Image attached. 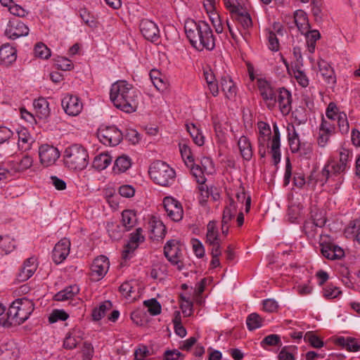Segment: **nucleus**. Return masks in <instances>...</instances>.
<instances>
[{
  "label": "nucleus",
  "mask_w": 360,
  "mask_h": 360,
  "mask_svg": "<svg viewBox=\"0 0 360 360\" xmlns=\"http://www.w3.org/2000/svg\"><path fill=\"white\" fill-rule=\"evenodd\" d=\"M339 129L342 134H346L349 131V126L347 115L341 112L336 118Z\"/></svg>",
  "instance_id": "50"
},
{
  "label": "nucleus",
  "mask_w": 360,
  "mask_h": 360,
  "mask_svg": "<svg viewBox=\"0 0 360 360\" xmlns=\"http://www.w3.org/2000/svg\"><path fill=\"white\" fill-rule=\"evenodd\" d=\"M278 91H262L261 96L269 109L273 108L277 103Z\"/></svg>",
  "instance_id": "48"
},
{
  "label": "nucleus",
  "mask_w": 360,
  "mask_h": 360,
  "mask_svg": "<svg viewBox=\"0 0 360 360\" xmlns=\"http://www.w3.org/2000/svg\"><path fill=\"white\" fill-rule=\"evenodd\" d=\"M319 71L323 82L328 85V88L333 89L336 82L334 70L330 65L324 60L318 63Z\"/></svg>",
  "instance_id": "20"
},
{
  "label": "nucleus",
  "mask_w": 360,
  "mask_h": 360,
  "mask_svg": "<svg viewBox=\"0 0 360 360\" xmlns=\"http://www.w3.org/2000/svg\"><path fill=\"white\" fill-rule=\"evenodd\" d=\"M70 241L68 238L61 239L56 244L53 252L52 258L53 262L58 264L63 262L70 253Z\"/></svg>",
  "instance_id": "16"
},
{
  "label": "nucleus",
  "mask_w": 360,
  "mask_h": 360,
  "mask_svg": "<svg viewBox=\"0 0 360 360\" xmlns=\"http://www.w3.org/2000/svg\"><path fill=\"white\" fill-rule=\"evenodd\" d=\"M319 129L333 134L335 130V120H326L323 117Z\"/></svg>",
  "instance_id": "59"
},
{
  "label": "nucleus",
  "mask_w": 360,
  "mask_h": 360,
  "mask_svg": "<svg viewBox=\"0 0 360 360\" xmlns=\"http://www.w3.org/2000/svg\"><path fill=\"white\" fill-rule=\"evenodd\" d=\"M18 148L22 151H27L31 148L34 142L33 138L25 128H22L18 131Z\"/></svg>",
  "instance_id": "24"
},
{
  "label": "nucleus",
  "mask_w": 360,
  "mask_h": 360,
  "mask_svg": "<svg viewBox=\"0 0 360 360\" xmlns=\"http://www.w3.org/2000/svg\"><path fill=\"white\" fill-rule=\"evenodd\" d=\"M55 61L57 68L63 71L70 70L74 67L71 60L65 57L58 56Z\"/></svg>",
  "instance_id": "52"
},
{
  "label": "nucleus",
  "mask_w": 360,
  "mask_h": 360,
  "mask_svg": "<svg viewBox=\"0 0 360 360\" xmlns=\"http://www.w3.org/2000/svg\"><path fill=\"white\" fill-rule=\"evenodd\" d=\"M163 206L167 216L174 221H179L184 216V210L181 203L171 196L165 197Z\"/></svg>",
  "instance_id": "10"
},
{
  "label": "nucleus",
  "mask_w": 360,
  "mask_h": 360,
  "mask_svg": "<svg viewBox=\"0 0 360 360\" xmlns=\"http://www.w3.org/2000/svg\"><path fill=\"white\" fill-rule=\"evenodd\" d=\"M140 31L144 38L148 41H155L159 38V29L157 25L149 19H143L139 25Z\"/></svg>",
  "instance_id": "15"
},
{
  "label": "nucleus",
  "mask_w": 360,
  "mask_h": 360,
  "mask_svg": "<svg viewBox=\"0 0 360 360\" xmlns=\"http://www.w3.org/2000/svg\"><path fill=\"white\" fill-rule=\"evenodd\" d=\"M179 150L181 157L186 165L189 166L190 163L194 162V158L193 156L191 148L186 143H179Z\"/></svg>",
  "instance_id": "44"
},
{
  "label": "nucleus",
  "mask_w": 360,
  "mask_h": 360,
  "mask_svg": "<svg viewBox=\"0 0 360 360\" xmlns=\"http://www.w3.org/2000/svg\"><path fill=\"white\" fill-rule=\"evenodd\" d=\"M278 307V303L273 299H266L263 301V309L266 312H275Z\"/></svg>",
  "instance_id": "61"
},
{
  "label": "nucleus",
  "mask_w": 360,
  "mask_h": 360,
  "mask_svg": "<svg viewBox=\"0 0 360 360\" xmlns=\"http://www.w3.org/2000/svg\"><path fill=\"white\" fill-rule=\"evenodd\" d=\"M258 129L259 135L258 137V142L264 144H267L270 141L271 129L269 125L264 122H259Z\"/></svg>",
  "instance_id": "37"
},
{
  "label": "nucleus",
  "mask_w": 360,
  "mask_h": 360,
  "mask_svg": "<svg viewBox=\"0 0 360 360\" xmlns=\"http://www.w3.org/2000/svg\"><path fill=\"white\" fill-rule=\"evenodd\" d=\"M79 288L77 285H70L57 292L54 295V300L56 301L62 302L72 299L79 292Z\"/></svg>",
  "instance_id": "29"
},
{
  "label": "nucleus",
  "mask_w": 360,
  "mask_h": 360,
  "mask_svg": "<svg viewBox=\"0 0 360 360\" xmlns=\"http://www.w3.org/2000/svg\"><path fill=\"white\" fill-rule=\"evenodd\" d=\"M291 101L290 91H278L277 102L283 115H288L290 112Z\"/></svg>",
  "instance_id": "26"
},
{
  "label": "nucleus",
  "mask_w": 360,
  "mask_h": 360,
  "mask_svg": "<svg viewBox=\"0 0 360 360\" xmlns=\"http://www.w3.org/2000/svg\"><path fill=\"white\" fill-rule=\"evenodd\" d=\"M309 220L314 222L315 224H317L322 228L326 225L327 221L325 212L316 207L311 209V218Z\"/></svg>",
  "instance_id": "38"
},
{
  "label": "nucleus",
  "mask_w": 360,
  "mask_h": 360,
  "mask_svg": "<svg viewBox=\"0 0 360 360\" xmlns=\"http://www.w3.org/2000/svg\"><path fill=\"white\" fill-rule=\"evenodd\" d=\"M29 33L28 27L18 20H9L5 30V35L11 39H15Z\"/></svg>",
  "instance_id": "14"
},
{
  "label": "nucleus",
  "mask_w": 360,
  "mask_h": 360,
  "mask_svg": "<svg viewBox=\"0 0 360 360\" xmlns=\"http://www.w3.org/2000/svg\"><path fill=\"white\" fill-rule=\"evenodd\" d=\"M339 113L336 104L333 102H330L326 111V117L328 120L335 121Z\"/></svg>",
  "instance_id": "58"
},
{
  "label": "nucleus",
  "mask_w": 360,
  "mask_h": 360,
  "mask_svg": "<svg viewBox=\"0 0 360 360\" xmlns=\"http://www.w3.org/2000/svg\"><path fill=\"white\" fill-rule=\"evenodd\" d=\"M112 304L110 301L107 300L102 302L98 307H96L92 311V318L94 321H99L105 316V313L110 310Z\"/></svg>",
  "instance_id": "36"
},
{
  "label": "nucleus",
  "mask_w": 360,
  "mask_h": 360,
  "mask_svg": "<svg viewBox=\"0 0 360 360\" xmlns=\"http://www.w3.org/2000/svg\"><path fill=\"white\" fill-rule=\"evenodd\" d=\"M352 156L349 149L341 148L338 159L330 158L325 165L321 171V181L324 179L326 183L337 181L335 185H340L343 181V174L350 167Z\"/></svg>",
  "instance_id": "2"
},
{
  "label": "nucleus",
  "mask_w": 360,
  "mask_h": 360,
  "mask_svg": "<svg viewBox=\"0 0 360 360\" xmlns=\"http://www.w3.org/2000/svg\"><path fill=\"white\" fill-rule=\"evenodd\" d=\"M120 291L125 297H131L134 292V286L131 282L126 281L120 287Z\"/></svg>",
  "instance_id": "63"
},
{
  "label": "nucleus",
  "mask_w": 360,
  "mask_h": 360,
  "mask_svg": "<svg viewBox=\"0 0 360 360\" xmlns=\"http://www.w3.org/2000/svg\"><path fill=\"white\" fill-rule=\"evenodd\" d=\"M62 107L68 115L76 116L82 110L83 104L80 99L72 94H67L61 101Z\"/></svg>",
  "instance_id": "11"
},
{
  "label": "nucleus",
  "mask_w": 360,
  "mask_h": 360,
  "mask_svg": "<svg viewBox=\"0 0 360 360\" xmlns=\"http://www.w3.org/2000/svg\"><path fill=\"white\" fill-rule=\"evenodd\" d=\"M34 309L32 300L26 297L16 299L8 308L7 322L9 325H20L29 318Z\"/></svg>",
  "instance_id": "3"
},
{
  "label": "nucleus",
  "mask_w": 360,
  "mask_h": 360,
  "mask_svg": "<svg viewBox=\"0 0 360 360\" xmlns=\"http://www.w3.org/2000/svg\"><path fill=\"white\" fill-rule=\"evenodd\" d=\"M137 221L136 214L134 210H125L122 213V223L127 231L134 227Z\"/></svg>",
  "instance_id": "32"
},
{
  "label": "nucleus",
  "mask_w": 360,
  "mask_h": 360,
  "mask_svg": "<svg viewBox=\"0 0 360 360\" xmlns=\"http://www.w3.org/2000/svg\"><path fill=\"white\" fill-rule=\"evenodd\" d=\"M236 214L237 206L234 200L231 198L229 205L226 206L224 210L221 222H223L224 224H229V222L232 220Z\"/></svg>",
  "instance_id": "34"
},
{
  "label": "nucleus",
  "mask_w": 360,
  "mask_h": 360,
  "mask_svg": "<svg viewBox=\"0 0 360 360\" xmlns=\"http://www.w3.org/2000/svg\"><path fill=\"white\" fill-rule=\"evenodd\" d=\"M184 356V354L180 352L178 349H168L164 353V360L183 359Z\"/></svg>",
  "instance_id": "57"
},
{
  "label": "nucleus",
  "mask_w": 360,
  "mask_h": 360,
  "mask_svg": "<svg viewBox=\"0 0 360 360\" xmlns=\"http://www.w3.org/2000/svg\"><path fill=\"white\" fill-rule=\"evenodd\" d=\"M190 168L191 172L193 176L195 178L196 182L200 185L199 191L201 193V195H203V191H206L208 193V187L205 184L206 179L204 176V172L202 167H200L198 165H195L193 162L190 163L189 166H187Z\"/></svg>",
  "instance_id": "21"
},
{
  "label": "nucleus",
  "mask_w": 360,
  "mask_h": 360,
  "mask_svg": "<svg viewBox=\"0 0 360 360\" xmlns=\"http://www.w3.org/2000/svg\"><path fill=\"white\" fill-rule=\"evenodd\" d=\"M112 160V157L108 153H101L95 157L93 165L98 170H103L108 167Z\"/></svg>",
  "instance_id": "35"
},
{
  "label": "nucleus",
  "mask_w": 360,
  "mask_h": 360,
  "mask_svg": "<svg viewBox=\"0 0 360 360\" xmlns=\"http://www.w3.org/2000/svg\"><path fill=\"white\" fill-rule=\"evenodd\" d=\"M164 255L172 265L177 266L179 270L183 269L182 245L179 240H168L164 247Z\"/></svg>",
  "instance_id": "7"
},
{
  "label": "nucleus",
  "mask_w": 360,
  "mask_h": 360,
  "mask_svg": "<svg viewBox=\"0 0 360 360\" xmlns=\"http://www.w3.org/2000/svg\"><path fill=\"white\" fill-rule=\"evenodd\" d=\"M321 246L323 256L328 259H340L345 256L343 249L334 243H321Z\"/></svg>",
  "instance_id": "18"
},
{
  "label": "nucleus",
  "mask_w": 360,
  "mask_h": 360,
  "mask_svg": "<svg viewBox=\"0 0 360 360\" xmlns=\"http://www.w3.org/2000/svg\"><path fill=\"white\" fill-rule=\"evenodd\" d=\"M304 340L310 343L314 348H321L323 346V342L312 332H308L304 335Z\"/></svg>",
  "instance_id": "54"
},
{
  "label": "nucleus",
  "mask_w": 360,
  "mask_h": 360,
  "mask_svg": "<svg viewBox=\"0 0 360 360\" xmlns=\"http://www.w3.org/2000/svg\"><path fill=\"white\" fill-rule=\"evenodd\" d=\"M63 160L70 169L82 170L88 165L89 154L82 145L72 144L65 149Z\"/></svg>",
  "instance_id": "4"
},
{
  "label": "nucleus",
  "mask_w": 360,
  "mask_h": 360,
  "mask_svg": "<svg viewBox=\"0 0 360 360\" xmlns=\"http://www.w3.org/2000/svg\"><path fill=\"white\" fill-rule=\"evenodd\" d=\"M33 164L32 158L29 155H25L18 161L12 162L11 169L16 172H22L30 168Z\"/></svg>",
  "instance_id": "31"
},
{
  "label": "nucleus",
  "mask_w": 360,
  "mask_h": 360,
  "mask_svg": "<svg viewBox=\"0 0 360 360\" xmlns=\"http://www.w3.org/2000/svg\"><path fill=\"white\" fill-rule=\"evenodd\" d=\"M69 317V315L63 310L55 309L52 311L49 317L50 323H55L58 321H65Z\"/></svg>",
  "instance_id": "55"
},
{
  "label": "nucleus",
  "mask_w": 360,
  "mask_h": 360,
  "mask_svg": "<svg viewBox=\"0 0 360 360\" xmlns=\"http://www.w3.org/2000/svg\"><path fill=\"white\" fill-rule=\"evenodd\" d=\"M274 135L270 142V150L274 160V165H277L281 160V143H280V132L277 124L275 123L273 125Z\"/></svg>",
  "instance_id": "19"
},
{
  "label": "nucleus",
  "mask_w": 360,
  "mask_h": 360,
  "mask_svg": "<svg viewBox=\"0 0 360 360\" xmlns=\"http://www.w3.org/2000/svg\"><path fill=\"white\" fill-rule=\"evenodd\" d=\"M39 155L40 162L46 167L50 166L60 157V152L57 148L48 144H44L39 147Z\"/></svg>",
  "instance_id": "12"
},
{
  "label": "nucleus",
  "mask_w": 360,
  "mask_h": 360,
  "mask_svg": "<svg viewBox=\"0 0 360 360\" xmlns=\"http://www.w3.org/2000/svg\"><path fill=\"white\" fill-rule=\"evenodd\" d=\"M110 98L114 105L124 112H132L137 108L136 91H110Z\"/></svg>",
  "instance_id": "6"
},
{
  "label": "nucleus",
  "mask_w": 360,
  "mask_h": 360,
  "mask_svg": "<svg viewBox=\"0 0 360 360\" xmlns=\"http://www.w3.org/2000/svg\"><path fill=\"white\" fill-rule=\"evenodd\" d=\"M238 146L243 158L248 161L250 160L253 153L249 139L246 136H241L238 141Z\"/></svg>",
  "instance_id": "28"
},
{
  "label": "nucleus",
  "mask_w": 360,
  "mask_h": 360,
  "mask_svg": "<svg viewBox=\"0 0 360 360\" xmlns=\"http://www.w3.org/2000/svg\"><path fill=\"white\" fill-rule=\"evenodd\" d=\"M143 304L148 308L150 314L153 316H156L161 313V305L155 298L145 300Z\"/></svg>",
  "instance_id": "46"
},
{
  "label": "nucleus",
  "mask_w": 360,
  "mask_h": 360,
  "mask_svg": "<svg viewBox=\"0 0 360 360\" xmlns=\"http://www.w3.org/2000/svg\"><path fill=\"white\" fill-rule=\"evenodd\" d=\"M110 266L108 258L104 255L96 257L91 266V276L96 281L101 280L108 272Z\"/></svg>",
  "instance_id": "13"
},
{
  "label": "nucleus",
  "mask_w": 360,
  "mask_h": 360,
  "mask_svg": "<svg viewBox=\"0 0 360 360\" xmlns=\"http://www.w3.org/2000/svg\"><path fill=\"white\" fill-rule=\"evenodd\" d=\"M219 242L217 222L211 221L207 226L206 243L208 245Z\"/></svg>",
  "instance_id": "33"
},
{
  "label": "nucleus",
  "mask_w": 360,
  "mask_h": 360,
  "mask_svg": "<svg viewBox=\"0 0 360 360\" xmlns=\"http://www.w3.org/2000/svg\"><path fill=\"white\" fill-rule=\"evenodd\" d=\"M269 48L273 51H277L279 49L278 39L274 32L270 31L268 34Z\"/></svg>",
  "instance_id": "60"
},
{
  "label": "nucleus",
  "mask_w": 360,
  "mask_h": 360,
  "mask_svg": "<svg viewBox=\"0 0 360 360\" xmlns=\"http://www.w3.org/2000/svg\"><path fill=\"white\" fill-rule=\"evenodd\" d=\"M226 8L230 12L244 29H248L252 26V21L250 14L245 11L243 7L239 4H235L230 0H224Z\"/></svg>",
  "instance_id": "8"
},
{
  "label": "nucleus",
  "mask_w": 360,
  "mask_h": 360,
  "mask_svg": "<svg viewBox=\"0 0 360 360\" xmlns=\"http://www.w3.org/2000/svg\"><path fill=\"white\" fill-rule=\"evenodd\" d=\"M332 134H333L331 133L319 129V137L317 140L319 146L321 147H325Z\"/></svg>",
  "instance_id": "64"
},
{
  "label": "nucleus",
  "mask_w": 360,
  "mask_h": 360,
  "mask_svg": "<svg viewBox=\"0 0 360 360\" xmlns=\"http://www.w3.org/2000/svg\"><path fill=\"white\" fill-rule=\"evenodd\" d=\"M17 354L15 348L7 347L0 348V360H15Z\"/></svg>",
  "instance_id": "49"
},
{
  "label": "nucleus",
  "mask_w": 360,
  "mask_h": 360,
  "mask_svg": "<svg viewBox=\"0 0 360 360\" xmlns=\"http://www.w3.org/2000/svg\"><path fill=\"white\" fill-rule=\"evenodd\" d=\"M138 243L129 240L128 243L124 246V250L122 251V259L124 261H127V259H130L131 257L132 253L138 248Z\"/></svg>",
  "instance_id": "53"
},
{
  "label": "nucleus",
  "mask_w": 360,
  "mask_h": 360,
  "mask_svg": "<svg viewBox=\"0 0 360 360\" xmlns=\"http://www.w3.org/2000/svg\"><path fill=\"white\" fill-rule=\"evenodd\" d=\"M131 165V158L126 155H122L115 160L112 169L115 173L120 174L125 172L130 168Z\"/></svg>",
  "instance_id": "30"
},
{
  "label": "nucleus",
  "mask_w": 360,
  "mask_h": 360,
  "mask_svg": "<svg viewBox=\"0 0 360 360\" xmlns=\"http://www.w3.org/2000/svg\"><path fill=\"white\" fill-rule=\"evenodd\" d=\"M148 172L153 181L161 186H169L174 181L176 177L174 169L160 160L152 163Z\"/></svg>",
  "instance_id": "5"
},
{
  "label": "nucleus",
  "mask_w": 360,
  "mask_h": 360,
  "mask_svg": "<svg viewBox=\"0 0 360 360\" xmlns=\"http://www.w3.org/2000/svg\"><path fill=\"white\" fill-rule=\"evenodd\" d=\"M294 22L302 34L309 32L310 25L308 22L307 13L302 10H297L294 13Z\"/></svg>",
  "instance_id": "25"
},
{
  "label": "nucleus",
  "mask_w": 360,
  "mask_h": 360,
  "mask_svg": "<svg viewBox=\"0 0 360 360\" xmlns=\"http://www.w3.org/2000/svg\"><path fill=\"white\" fill-rule=\"evenodd\" d=\"M321 228L317 224L309 220H307L303 225V231L307 238L310 239L314 238Z\"/></svg>",
  "instance_id": "39"
},
{
  "label": "nucleus",
  "mask_w": 360,
  "mask_h": 360,
  "mask_svg": "<svg viewBox=\"0 0 360 360\" xmlns=\"http://www.w3.org/2000/svg\"><path fill=\"white\" fill-rule=\"evenodd\" d=\"M219 86L221 90H232L235 87V83L229 75L225 74L220 79Z\"/></svg>",
  "instance_id": "56"
},
{
  "label": "nucleus",
  "mask_w": 360,
  "mask_h": 360,
  "mask_svg": "<svg viewBox=\"0 0 360 360\" xmlns=\"http://www.w3.org/2000/svg\"><path fill=\"white\" fill-rule=\"evenodd\" d=\"M260 344L264 349H266V346H281V337L277 334L269 335L262 340Z\"/></svg>",
  "instance_id": "47"
},
{
  "label": "nucleus",
  "mask_w": 360,
  "mask_h": 360,
  "mask_svg": "<svg viewBox=\"0 0 360 360\" xmlns=\"http://www.w3.org/2000/svg\"><path fill=\"white\" fill-rule=\"evenodd\" d=\"M15 247V243L8 235H0V250L6 254L11 252Z\"/></svg>",
  "instance_id": "42"
},
{
  "label": "nucleus",
  "mask_w": 360,
  "mask_h": 360,
  "mask_svg": "<svg viewBox=\"0 0 360 360\" xmlns=\"http://www.w3.org/2000/svg\"><path fill=\"white\" fill-rule=\"evenodd\" d=\"M33 106L36 113L40 118H46L50 114L49 103L46 98L39 97L34 99Z\"/></svg>",
  "instance_id": "27"
},
{
  "label": "nucleus",
  "mask_w": 360,
  "mask_h": 360,
  "mask_svg": "<svg viewBox=\"0 0 360 360\" xmlns=\"http://www.w3.org/2000/svg\"><path fill=\"white\" fill-rule=\"evenodd\" d=\"M83 333L79 328H74L70 330L66 335L63 346L65 349H72L77 347V345L83 339Z\"/></svg>",
  "instance_id": "22"
},
{
  "label": "nucleus",
  "mask_w": 360,
  "mask_h": 360,
  "mask_svg": "<svg viewBox=\"0 0 360 360\" xmlns=\"http://www.w3.org/2000/svg\"><path fill=\"white\" fill-rule=\"evenodd\" d=\"M263 319L257 313H252L246 320V324L249 330H253L262 326Z\"/></svg>",
  "instance_id": "40"
},
{
  "label": "nucleus",
  "mask_w": 360,
  "mask_h": 360,
  "mask_svg": "<svg viewBox=\"0 0 360 360\" xmlns=\"http://www.w3.org/2000/svg\"><path fill=\"white\" fill-rule=\"evenodd\" d=\"M185 32L191 44L197 50H212L215 46L212 30L207 22L203 20L195 22L187 20L184 26Z\"/></svg>",
  "instance_id": "1"
},
{
  "label": "nucleus",
  "mask_w": 360,
  "mask_h": 360,
  "mask_svg": "<svg viewBox=\"0 0 360 360\" xmlns=\"http://www.w3.org/2000/svg\"><path fill=\"white\" fill-rule=\"evenodd\" d=\"M187 131L192 136L194 143L201 146L204 144V136L202 133L199 131V129L195 127V124H191V125H186Z\"/></svg>",
  "instance_id": "41"
},
{
  "label": "nucleus",
  "mask_w": 360,
  "mask_h": 360,
  "mask_svg": "<svg viewBox=\"0 0 360 360\" xmlns=\"http://www.w3.org/2000/svg\"><path fill=\"white\" fill-rule=\"evenodd\" d=\"M34 52L35 56L41 59H48L51 56V50L42 42L35 45Z\"/></svg>",
  "instance_id": "45"
},
{
  "label": "nucleus",
  "mask_w": 360,
  "mask_h": 360,
  "mask_svg": "<svg viewBox=\"0 0 360 360\" xmlns=\"http://www.w3.org/2000/svg\"><path fill=\"white\" fill-rule=\"evenodd\" d=\"M16 50L9 44H4L0 48V62L8 65L16 60Z\"/></svg>",
  "instance_id": "23"
},
{
  "label": "nucleus",
  "mask_w": 360,
  "mask_h": 360,
  "mask_svg": "<svg viewBox=\"0 0 360 360\" xmlns=\"http://www.w3.org/2000/svg\"><path fill=\"white\" fill-rule=\"evenodd\" d=\"M192 245L195 255L199 258L203 257L205 255V248L202 243L198 239H193Z\"/></svg>",
  "instance_id": "62"
},
{
  "label": "nucleus",
  "mask_w": 360,
  "mask_h": 360,
  "mask_svg": "<svg viewBox=\"0 0 360 360\" xmlns=\"http://www.w3.org/2000/svg\"><path fill=\"white\" fill-rule=\"evenodd\" d=\"M341 290L332 284L327 285L323 289V296L326 299H334L341 295Z\"/></svg>",
  "instance_id": "51"
},
{
  "label": "nucleus",
  "mask_w": 360,
  "mask_h": 360,
  "mask_svg": "<svg viewBox=\"0 0 360 360\" xmlns=\"http://www.w3.org/2000/svg\"><path fill=\"white\" fill-rule=\"evenodd\" d=\"M98 137L104 145L115 146L122 140L123 134L116 127L109 126L100 128Z\"/></svg>",
  "instance_id": "9"
},
{
  "label": "nucleus",
  "mask_w": 360,
  "mask_h": 360,
  "mask_svg": "<svg viewBox=\"0 0 360 360\" xmlns=\"http://www.w3.org/2000/svg\"><path fill=\"white\" fill-rule=\"evenodd\" d=\"M150 77L157 90L167 88V84L161 77V73L158 70H152L150 72Z\"/></svg>",
  "instance_id": "43"
},
{
  "label": "nucleus",
  "mask_w": 360,
  "mask_h": 360,
  "mask_svg": "<svg viewBox=\"0 0 360 360\" xmlns=\"http://www.w3.org/2000/svg\"><path fill=\"white\" fill-rule=\"evenodd\" d=\"M37 269V263L35 257H31L25 259L17 275L18 281L24 282L28 280L34 274Z\"/></svg>",
  "instance_id": "17"
}]
</instances>
